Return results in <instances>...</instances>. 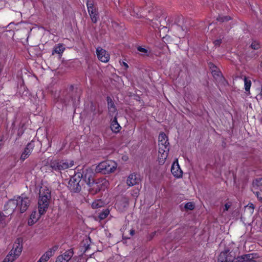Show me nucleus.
I'll list each match as a JSON object with an SVG mask.
<instances>
[{"label": "nucleus", "instance_id": "obj_1", "mask_svg": "<svg viewBox=\"0 0 262 262\" xmlns=\"http://www.w3.org/2000/svg\"><path fill=\"white\" fill-rule=\"evenodd\" d=\"M30 203V200L28 197L18 196L9 200L6 203V208L9 210V213H13L15 210L23 213L27 210Z\"/></svg>", "mask_w": 262, "mask_h": 262}, {"label": "nucleus", "instance_id": "obj_2", "mask_svg": "<svg viewBox=\"0 0 262 262\" xmlns=\"http://www.w3.org/2000/svg\"><path fill=\"white\" fill-rule=\"evenodd\" d=\"M117 167V163L112 160H106L99 163L96 166V171L104 174L114 172Z\"/></svg>", "mask_w": 262, "mask_h": 262}, {"label": "nucleus", "instance_id": "obj_3", "mask_svg": "<svg viewBox=\"0 0 262 262\" xmlns=\"http://www.w3.org/2000/svg\"><path fill=\"white\" fill-rule=\"evenodd\" d=\"M23 246L20 239H17L14 243L13 248L2 262H13L20 255Z\"/></svg>", "mask_w": 262, "mask_h": 262}, {"label": "nucleus", "instance_id": "obj_4", "mask_svg": "<svg viewBox=\"0 0 262 262\" xmlns=\"http://www.w3.org/2000/svg\"><path fill=\"white\" fill-rule=\"evenodd\" d=\"M52 168L56 171H61L74 165L73 160L53 161L50 164Z\"/></svg>", "mask_w": 262, "mask_h": 262}, {"label": "nucleus", "instance_id": "obj_5", "mask_svg": "<svg viewBox=\"0 0 262 262\" xmlns=\"http://www.w3.org/2000/svg\"><path fill=\"white\" fill-rule=\"evenodd\" d=\"M86 6L89 14L91 20L94 23H96L99 19V15L97 9L94 6L93 0H88Z\"/></svg>", "mask_w": 262, "mask_h": 262}, {"label": "nucleus", "instance_id": "obj_6", "mask_svg": "<svg viewBox=\"0 0 262 262\" xmlns=\"http://www.w3.org/2000/svg\"><path fill=\"white\" fill-rule=\"evenodd\" d=\"M81 178L79 176H74L71 177L69 181L68 187L71 191L78 192L81 190L80 182Z\"/></svg>", "mask_w": 262, "mask_h": 262}, {"label": "nucleus", "instance_id": "obj_7", "mask_svg": "<svg viewBox=\"0 0 262 262\" xmlns=\"http://www.w3.org/2000/svg\"><path fill=\"white\" fill-rule=\"evenodd\" d=\"M50 200V199H48L47 197L38 198V208L40 214H43L46 212L49 207Z\"/></svg>", "mask_w": 262, "mask_h": 262}, {"label": "nucleus", "instance_id": "obj_8", "mask_svg": "<svg viewBox=\"0 0 262 262\" xmlns=\"http://www.w3.org/2000/svg\"><path fill=\"white\" fill-rule=\"evenodd\" d=\"M9 210L6 208V204L4 207L3 212H0V226L5 227L11 220V215L12 213H9Z\"/></svg>", "mask_w": 262, "mask_h": 262}, {"label": "nucleus", "instance_id": "obj_9", "mask_svg": "<svg viewBox=\"0 0 262 262\" xmlns=\"http://www.w3.org/2000/svg\"><path fill=\"white\" fill-rule=\"evenodd\" d=\"M34 146V143L32 141L30 142L27 145L20 157V160L21 161H24L29 157L32 152Z\"/></svg>", "mask_w": 262, "mask_h": 262}, {"label": "nucleus", "instance_id": "obj_10", "mask_svg": "<svg viewBox=\"0 0 262 262\" xmlns=\"http://www.w3.org/2000/svg\"><path fill=\"white\" fill-rule=\"evenodd\" d=\"M96 54L99 60L103 62H107L110 60V54L101 47L96 49Z\"/></svg>", "mask_w": 262, "mask_h": 262}, {"label": "nucleus", "instance_id": "obj_11", "mask_svg": "<svg viewBox=\"0 0 262 262\" xmlns=\"http://www.w3.org/2000/svg\"><path fill=\"white\" fill-rule=\"evenodd\" d=\"M171 172L172 175L176 178H180L182 177L183 171L180 168L178 159H176L173 162L171 167Z\"/></svg>", "mask_w": 262, "mask_h": 262}, {"label": "nucleus", "instance_id": "obj_12", "mask_svg": "<svg viewBox=\"0 0 262 262\" xmlns=\"http://www.w3.org/2000/svg\"><path fill=\"white\" fill-rule=\"evenodd\" d=\"M57 249V246H54L49 249L40 257L38 260L39 262H47L49 259L54 255Z\"/></svg>", "mask_w": 262, "mask_h": 262}, {"label": "nucleus", "instance_id": "obj_13", "mask_svg": "<svg viewBox=\"0 0 262 262\" xmlns=\"http://www.w3.org/2000/svg\"><path fill=\"white\" fill-rule=\"evenodd\" d=\"M141 181L140 176L137 173H132L128 176L126 180V183L129 186H133L139 184Z\"/></svg>", "mask_w": 262, "mask_h": 262}, {"label": "nucleus", "instance_id": "obj_14", "mask_svg": "<svg viewBox=\"0 0 262 262\" xmlns=\"http://www.w3.org/2000/svg\"><path fill=\"white\" fill-rule=\"evenodd\" d=\"M169 149V147H159L158 159L160 164H162L165 162L168 156Z\"/></svg>", "mask_w": 262, "mask_h": 262}, {"label": "nucleus", "instance_id": "obj_15", "mask_svg": "<svg viewBox=\"0 0 262 262\" xmlns=\"http://www.w3.org/2000/svg\"><path fill=\"white\" fill-rule=\"evenodd\" d=\"M107 106L108 114L112 117H117V110L112 100L110 98H107Z\"/></svg>", "mask_w": 262, "mask_h": 262}, {"label": "nucleus", "instance_id": "obj_16", "mask_svg": "<svg viewBox=\"0 0 262 262\" xmlns=\"http://www.w3.org/2000/svg\"><path fill=\"white\" fill-rule=\"evenodd\" d=\"M229 250H225L222 252L219 257V262H232L233 259L231 255H229Z\"/></svg>", "mask_w": 262, "mask_h": 262}, {"label": "nucleus", "instance_id": "obj_17", "mask_svg": "<svg viewBox=\"0 0 262 262\" xmlns=\"http://www.w3.org/2000/svg\"><path fill=\"white\" fill-rule=\"evenodd\" d=\"M159 147H169L168 138L164 133H161L159 136Z\"/></svg>", "mask_w": 262, "mask_h": 262}, {"label": "nucleus", "instance_id": "obj_18", "mask_svg": "<svg viewBox=\"0 0 262 262\" xmlns=\"http://www.w3.org/2000/svg\"><path fill=\"white\" fill-rule=\"evenodd\" d=\"M51 199V190L47 186H43L40 187L39 193V198H45Z\"/></svg>", "mask_w": 262, "mask_h": 262}, {"label": "nucleus", "instance_id": "obj_19", "mask_svg": "<svg viewBox=\"0 0 262 262\" xmlns=\"http://www.w3.org/2000/svg\"><path fill=\"white\" fill-rule=\"evenodd\" d=\"M42 214L37 213L36 211H33L30 214V217L28 221V224L29 226H32L40 218Z\"/></svg>", "mask_w": 262, "mask_h": 262}, {"label": "nucleus", "instance_id": "obj_20", "mask_svg": "<svg viewBox=\"0 0 262 262\" xmlns=\"http://www.w3.org/2000/svg\"><path fill=\"white\" fill-rule=\"evenodd\" d=\"M110 127L112 131L115 133H117L120 131L121 126L117 121V117H114L112 120Z\"/></svg>", "mask_w": 262, "mask_h": 262}, {"label": "nucleus", "instance_id": "obj_21", "mask_svg": "<svg viewBox=\"0 0 262 262\" xmlns=\"http://www.w3.org/2000/svg\"><path fill=\"white\" fill-rule=\"evenodd\" d=\"M235 262H256L252 254H248L238 257Z\"/></svg>", "mask_w": 262, "mask_h": 262}, {"label": "nucleus", "instance_id": "obj_22", "mask_svg": "<svg viewBox=\"0 0 262 262\" xmlns=\"http://www.w3.org/2000/svg\"><path fill=\"white\" fill-rule=\"evenodd\" d=\"M96 183L99 190H100L101 189H104L108 185V181L104 178L98 179Z\"/></svg>", "mask_w": 262, "mask_h": 262}, {"label": "nucleus", "instance_id": "obj_23", "mask_svg": "<svg viewBox=\"0 0 262 262\" xmlns=\"http://www.w3.org/2000/svg\"><path fill=\"white\" fill-rule=\"evenodd\" d=\"M172 29H176L178 31L177 35L179 37H183L185 34V28L180 25H175L171 26Z\"/></svg>", "mask_w": 262, "mask_h": 262}, {"label": "nucleus", "instance_id": "obj_24", "mask_svg": "<svg viewBox=\"0 0 262 262\" xmlns=\"http://www.w3.org/2000/svg\"><path fill=\"white\" fill-rule=\"evenodd\" d=\"M73 254L74 253L73 250L72 249H69L65 251L62 254L60 255L62 256L63 258L64 259V262H68L73 256Z\"/></svg>", "mask_w": 262, "mask_h": 262}, {"label": "nucleus", "instance_id": "obj_25", "mask_svg": "<svg viewBox=\"0 0 262 262\" xmlns=\"http://www.w3.org/2000/svg\"><path fill=\"white\" fill-rule=\"evenodd\" d=\"M64 47L62 44H58L55 46L52 52V54H57L61 55L64 51Z\"/></svg>", "mask_w": 262, "mask_h": 262}, {"label": "nucleus", "instance_id": "obj_26", "mask_svg": "<svg viewBox=\"0 0 262 262\" xmlns=\"http://www.w3.org/2000/svg\"><path fill=\"white\" fill-rule=\"evenodd\" d=\"M215 69L212 70V74L214 78L216 80L222 81L223 79L222 74L220 71H219L216 67Z\"/></svg>", "mask_w": 262, "mask_h": 262}, {"label": "nucleus", "instance_id": "obj_27", "mask_svg": "<svg viewBox=\"0 0 262 262\" xmlns=\"http://www.w3.org/2000/svg\"><path fill=\"white\" fill-rule=\"evenodd\" d=\"M244 88L246 92L248 94H250V89L251 86V81L250 79H248L246 77H244Z\"/></svg>", "mask_w": 262, "mask_h": 262}, {"label": "nucleus", "instance_id": "obj_28", "mask_svg": "<svg viewBox=\"0 0 262 262\" xmlns=\"http://www.w3.org/2000/svg\"><path fill=\"white\" fill-rule=\"evenodd\" d=\"M104 205V203L101 200H97L93 202L92 207L93 209H97L103 207Z\"/></svg>", "mask_w": 262, "mask_h": 262}, {"label": "nucleus", "instance_id": "obj_29", "mask_svg": "<svg viewBox=\"0 0 262 262\" xmlns=\"http://www.w3.org/2000/svg\"><path fill=\"white\" fill-rule=\"evenodd\" d=\"M110 211L107 209L103 210L102 212L99 214V217L100 220H103L105 219L108 215Z\"/></svg>", "mask_w": 262, "mask_h": 262}, {"label": "nucleus", "instance_id": "obj_30", "mask_svg": "<svg viewBox=\"0 0 262 262\" xmlns=\"http://www.w3.org/2000/svg\"><path fill=\"white\" fill-rule=\"evenodd\" d=\"M137 50L138 51L141 52L143 55L148 54V50L142 47H138L137 48Z\"/></svg>", "mask_w": 262, "mask_h": 262}, {"label": "nucleus", "instance_id": "obj_31", "mask_svg": "<svg viewBox=\"0 0 262 262\" xmlns=\"http://www.w3.org/2000/svg\"><path fill=\"white\" fill-rule=\"evenodd\" d=\"M251 47L252 49L254 50H257L260 48V45L259 43L257 41H253L251 45Z\"/></svg>", "mask_w": 262, "mask_h": 262}, {"label": "nucleus", "instance_id": "obj_32", "mask_svg": "<svg viewBox=\"0 0 262 262\" xmlns=\"http://www.w3.org/2000/svg\"><path fill=\"white\" fill-rule=\"evenodd\" d=\"M185 208L191 210L194 208V205L191 202H188L185 204Z\"/></svg>", "mask_w": 262, "mask_h": 262}, {"label": "nucleus", "instance_id": "obj_33", "mask_svg": "<svg viewBox=\"0 0 262 262\" xmlns=\"http://www.w3.org/2000/svg\"><path fill=\"white\" fill-rule=\"evenodd\" d=\"M253 184H255L258 186H262V178L256 179L253 182Z\"/></svg>", "mask_w": 262, "mask_h": 262}, {"label": "nucleus", "instance_id": "obj_34", "mask_svg": "<svg viewBox=\"0 0 262 262\" xmlns=\"http://www.w3.org/2000/svg\"><path fill=\"white\" fill-rule=\"evenodd\" d=\"M231 19V18L229 16H225V17H220L219 19H218V20L220 21H228L229 20H230Z\"/></svg>", "mask_w": 262, "mask_h": 262}, {"label": "nucleus", "instance_id": "obj_35", "mask_svg": "<svg viewBox=\"0 0 262 262\" xmlns=\"http://www.w3.org/2000/svg\"><path fill=\"white\" fill-rule=\"evenodd\" d=\"M222 42V39L221 38H220V39H216L214 41H213V43L214 44L215 46H219L220 45V44Z\"/></svg>", "mask_w": 262, "mask_h": 262}, {"label": "nucleus", "instance_id": "obj_36", "mask_svg": "<svg viewBox=\"0 0 262 262\" xmlns=\"http://www.w3.org/2000/svg\"><path fill=\"white\" fill-rule=\"evenodd\" d=\"M55 262H64V259L63 258L62 256H61L60 255L57 257ZM64 262H67V261H64Z\"/></svg>", "mask_w": 262, "mask_h": 262}, {"label": "nucleus", "instance_id": "obj_37", "mask_svg": "<svg viewBox=\"0 0 262 262\" xmlns=\"http://www.w3.org/2000/svg\"><path fill=\"white\" fill-rule=\"evenodd\" d=\"M231 206L230 203H227L225 205V208L224 209V211H227L229 209Z\"/></svg>", "mask_w": 262, "mask_h": 262}, {"label": "nucleus", "instance_id": "obj_38", "mask_svg": "<svg viewBox=\"0 0 262 262\" xmlns=\"http://www.w3.org/2000/svg\"><path fill=\"white\" fill-rule=\"evenodd\" d=\"M256 195H257V197L258 198V199L259 200H262V193L258 192H256Z\"/></svg>", "mask_w": 262, "mask_h": 262}, {"label": "nucleus", "instance_id": "obj_39", "mask_svg": "<svg viewBox=\"0 0 262 262\" xmlns=\"http://www.w3.org/2000/svg\"><path fill=\"white\" fill-rule=\"evenodd\" d=\"M122 65L126 69L128 68V64L125 62H122Z\"/></svg>", "mask_w": 262, "mask_h": 262}, {"label": "nucleus", "instance_id": "obj_40", "mask_svg": "<svg viewBox=\"0 0 262 262\" xmlns=\"http://www.w3.org/2000/svg\"><path fill=\"white\" fill-rule=\"evenodd\" d=\"M130 234L131 235H133L135 234V231L134 230H131L130 231Z\"/></svg>", "mask_w": 262, "mask_h": 262}, {"label": "nucleus", "instance_id": "obj_41", "mask_svg": "<svg viewBox=\"0 0 262 262\" xmlns=\"http://www.w3.org/2000/svg\"><path fill=\"white\" fill-rule=\"evenodd\" d=\"M84 177H85V178H86L88 177V179H89V182H90V177L89 176H87V173L85 174Z\"/></svg>", "mask_w": 262, "mask_h": 262}, {"label": "nucleus", "instance_id": "obj_42", "mask_svg": "<svg viewBox=\"0 0 262 262\" xmlns=\"http://www.w3.org/2000/svg\"><path fill=\"white\" fill-rule=\"evenodd\" d=\"M253 206V204H251V206H250V207H252V208H253V207H252Z\"/></svg>", "mask_w": 262, "mask_h": 262}, {"label": "nucleus", "instance_id": "obj_43", "mask_svg": "<svg viewBox=\"0 0 262 262\" xmlns=\"http://www.w3.org/2000/svg\"><path fill=\"white\" fill-rule=\"evenodd\" d=\"M253 206V204H251V206H250V207H252V208H253V207H252Z\"/></svg>", "mask_w": 262, "mask_h": 262}, {"label": "nucleus", "instance_id": "obj_44", "mask_svg": "<svg viewBox=\"0 0 262 262\" xmlns=\"http://www.w3.org/2000/svg\"><path fill=\"white\" fill-rule=\"evenodd\" d=\"M253 206V204H251V206H250V207H252V208H253V207H252Z\"/></svg>", "mask_w": 262, "mask_h": 262}, {"label": "nucleus", "instance_id": "obj_45", "mask_svg": "<svg viewBox=\"0 0 262 262\" xmlns=\"http://www.w3.org/2000/svg\"><path fill=\"white\" fill-rule=\"evenodd\" d=\"M37 262H39V261L38 260Z\"/></svg>", "mask_w": 262, "mask_h": 262}]
</instances>
